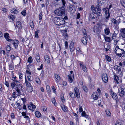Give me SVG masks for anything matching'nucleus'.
I'll return each instance as SVG.
<instances>
[{
  "label": "nucleus",
  "instance_id": "obj_15",
  "mask_svg": "<svg viewBox=\"0 0 125 125\" xmlns=\"http://www.w3.org/2000/svg\"><path fill=\"white\" fill-rule=\"evenodd\" d=\"M97 15V13H91L90 15H89V17L91 18H92L94 19H96L97 18V16H96Z\"/></svg>",
  "mask_w": 125,
  "mask_h": 125
},
{
  "label": "nucleus",
  "instance_id": "obj_37",
  "mask_svg": "<svg viewBox=\"0 0 125 125\" xmlns=\"http://www.w3.org/2000/svg\"><path fill=\"white\" fill-rule=\"evenodd\" d=\"M94 31L95 32L98 34L100 32V31L97 28H94Z\"/></svg>",
  "mask_w": 125,
  "mask_h": 125
},
{
  "label": "nucleus",
  "instance_id": "obj_49",
  "mask_svg": "<svg viewBox=\"0 0 125 125\" xmlns=\"http://www.w3.org/2000/svg\"><path fill=\"white\" fill-rule=\"evenodd\" d=\"M21 13L22 15L24 16H25L26 14V10H23L21 12Z\"/></svg>",
  "mask_w": 125,
  "mask_h": 125
},
{
  "label": "nucleus",
  "instance_id": "obj_26",
  "mask_svg": "<svg viewBox=\"0 0 125 125\" xmlns=\"http://www.w3.org/2000/svg\"><path fill=\"white\" fill-rule=\"evenodd\" d=\"M55 78L56 79L55 80L56 81L59 82L61 78L60 77L59 75L58 74H56L55 75Z\"/></svg>",
  "mask_w": 125,
  "mask_h": 125
},
{
  "label": "nucleus",
  "instance_id": "obj_21",
  "mask_svg": "<svg viewBox=\"0 0 125 125\" xmlns=\"http://www.w3.org/2000/svg\"><path fill=\"white\" fill-rule=\"evenodd\" d=\"M70 51L71 52L73 51L74 50L75 48L74 46L73 42H72L70 43Z\"/></svg>",
  "mask_w": 125,
  "mask_h": 125
},
{
  "label": "nucleus",
  "instance_id": "obj_36",
  "mask_svg": "<svg viewBox=\"0 0 125 125\" xmlns=\"http://www.w3.org/2000/svg\"><path fill=\"white\" fill-rule=\"evenodd\" d=\"M111 21L113 23L116 24H117V22L116 20L114 18H112L111 19Z\"/></svg>",
  "mask_w": 125,
  "mask_h": 125
},
{
  "label": "nucleus",
  "instance_id": "obj_40",
  "mask_svg": "<svg viewBox=\"0 0 125 125\" xmlns=\"http://www.w3.org/2000/svg\"><path fill=\"white\" fill-rule=\"evenodd\" d=\"M106 60L108 62H110L111 61V58L108 55L105 56Z\"/></svg>",
  "mask_w": 125,
  "mask_h": 125
},
{
  "label": "nucleus",
  "instance_id": "obj_22",
  "mask_svg": "<svg viewBox=\"0 0 125 125\" xmlns=\"http://www.w3.org/2000/svg\"><path fill=\"white\" fill-rule=\"evenodd\" d=\"M44 59L46 62L48 63H49L50 61V59L49 57L47 55H46L44 56Z\"/></svg>",
  "mask_w": 125,
  "mask_h": 125
},
{
  "label": "nucleus",
  "instance_id": "obj_61",
  "mask_svg": "<svg viewBox=\"0 0 125 125\" xmlns=\"http://www.w3.org/2000/svg\"><path fill=\"white\" fill-rule=\"evenodd\" d=\"M5 85L6 86L8 87H9V84L8 82L7 81H5Z\"/></svg>",
  "mask_w": 125,
  "mask_h": 125
},
{
  "label": "nucleus",
  "instance_id": "obj_57",
  "mask_svg": "<svg viewBox=\"0 0 125 125\" xmlns=\"http://www.w3.org/2000/svg\"><path fill=\"white\" fill-rule=\"evenodd\" d=\"M10 69L12 70L13 68V65L12 64H11L9 66Z\"/></svg>",
  "mask_w": 125,
  "mask_h": 125
},
{
  "label": "nucleus",
  "instance_id": "obj_52",
  "mask_svg": "<svg viewBox=\"0 0 125 125\" xmlns=\"http://www.w3.org/2000/svg\"><path fill=\"white\" fill-rule=\"evenodd\" d=\"M42 13L41 12L39 14V19L40 20H41L42 19Z\"/></svg>",
  "mask_w": 125,
  "mask_h": 125
},
{
  "label": "nucleus",
  "instance_id": "obj_29",
  "mask_svg": "<svg viewBox=\"0 0 125 125\" xmlns=\"http://www.w3.org/2000/svg\"><path fill=\"white\" fill-rule=\"evenodd\" d=\"M82 31L84 36L85 37H86L87 36V34L85 29H82Z\"/></svg>",
  "mask_w": 125,
  "mask_h": 125
},
{
  "label": "nucleus",
  "instance_id": "obj_16",
  "mask_svg": "<svg viewBox=\"0 0 125 125\" xmlns=\"http://www.w3.org/2000/svg\"><path fill=\"white\" fill-rule=\"evenodd\" d=\"M9 35V34L7 33H5L4 34V36L6 40L8 42H11V41H12V39L9 38H10Z\"/></svg>",
  "mask_w": 125,
  "mask_h": 125
},
{
  "label": "nucleus",
  "instance_id": "obj_60",
  "mask_svg": "<svg viewBox=\"0 0 125 125\" xmlns=\"http://www.w3.org/2000/svg\"><path fill=\"white\" fill-rule=\"evenodd\" d=\"M62 2L63 6L65 5L66 2L64 0H62Z\"/></svg>",
  "mask_w": 125,
  "mask_h": 125
},
{
  "label": "nucleus",
  "instance_id": "obj_7",
  "mask_svg": "<svg viewBox=\"0 0 125 125\" xmlns=\"http://www.w3.org/2000/svg\"><path fill=\"white\" fill-rule=\"evenodd\" d=\"M102 80L105 83H107L108 81V77L107 74L105 73H103L102 75Z\"/></svg>",
  "mask_w": 125,
  "mask_h": 125
},
{
  "label": "nucleus",
  "instance_id": "obj_2",
  "mask_svg": "<svg viewBox=\"0 0 125 125\" xmlns=\"http://www.w3.org/2000/svg\"><path fill=\"white\" fill-rule=\"evenodd\" d=\"M54 13L56 15L59 16H61L65 14V9L63 7L56 9L54 11Z\"/></svg>",
  "mask_w": 125,
  "mask_h": 125
},
{
  "label": "nucleus",
  "instance_id": "obj_18",
  "mask_svg": "<svg viewBox=\"0 0 125 125\" xmlns=\"http://www.w3.org/2000/svg\"><path fill=\"white\" fill-rule=\"evenodd\" d=\"M80 67H82L83 70L86 73L87 71V69L86 66L82 63H80Z\"/></svg>",
  "mask_w": 125,
  "mask_h": 125
},
{
  "label": "nucleus",
  "instance_id": "obj_33",
  "mask_svg": "<svg viewBox=\"0 0 125 125\" xmlns=\"http://www.w3.org/2000/svg\"><path fill=\"white\" fill-rule=\"evenodd\" d=\"M36 82L38 84H40L41 83V81L40 79L39 78H36L35 79Z\"/></svg>",
  "mask_w": 125,
  "mask_h": 125
},
{
  "label": "nucleus",
  "instance_id": "obj_56",
  "mask_svg": "<svg viewBox=\"0 0 125 125\" xmlns=\"http://www.w3.org/2000/svg\"><path fill=\"white\" fill-rule=\"evenodd\" d=\"M106 112L107 116H109L111 115V113L109 111H106Z\"/></svg>",
  "mask_w": 125,
  "mask_h": 125
},
{
  "label": "nucleus",
  "instance_id": "obj_5",
  "mask_svg": "<svg viewBox=\"0 0 125 125\" xmlns=\"http://www.w3.org/2000/svg\"><path fill=\"white\" fill-rule=\"evenodd\" d=\"M103 28L104 29V32L106 35H108L110 33L109 27L107 25L105 24L103 25Z\"/></svg>",
  "mask_w": 125,
  "mask_h": 125
},
{
  "label": "nucleus",
  "instance_id": "obj_38",
  "mask_svg": "<svg viewBox=\"0 0 125 125\" xmlns=\"http://www.w3.org/2000/svg\"><path fill=\"white\" fill-rule=\"evenodd\" d=\"M11 12H13L15 14H17L18 12V11L16 9H14L11 10Z\"/></svg>",
  "mask_w": 125,
  "mask_h": 125
},
{
  "label": "nucleus",
  "instance_id": "obj_48",
  "mask_svg": "<svg viewBox=\"0 0 125 125\" xmlns=\"http://www.w3.org/2000/svg\"><path fill=\"white\" fill-rule=\"evenodd\" d=\"M121 121L120 120H118L116 122L115 125H121Z\"/></svg>",
  "mask_w": 125,
  "mask_h": 125
},
{
  "label": "nucleus",
  "instance_id": "obj_41",
  "mask_svg": "<svg viewBox=\"0 0 125 125\" xmlns=\"http://www.w3.org/2000/svg\"><path fill=\"white\" fill-rule=\"evenodd\" d=\"M30 25L32 30L34 29V25L32 21L30 23Z\"/></svg>",
  "mask_w": 125,
  "mask_h": 125
},
{
  "label": "nucleus",
  "instance_id": "obj_50",
  "mask_svg": "<svg viewBox=\"0 0 125 125\" xmlns=\"http://www.w3.org/2000/svg\"><path fill=\"white\" fill-rule=\"evenodd\" d=\"M28 62L30 63L32 61V59L31 57L30 56L29 57L28 59Z\"/></svg>",
  "mask_w": 125,
  "mask_h": 125
},
{
  "label": "nucleus",
  "instance_id": "obj_64",
  "mask_svg": "<svg viewBox=\"0 0 125 125\" xmlns=\"http://www.w3.org/2000/svg\"><path fill=\"white\" fill-rule=\"evenodd\" d=\"M2 10L4 12H5L7 11V10L5 8H3L2 9Z\"/></svg>",
  "mask_w": 125,
  "mask_h": 125
},
{
  "label": "nucleus",
  "instance_id": "obj_8",
  "mask_svg": "<svg viewBox=\"0 0 125 125\" xmlns=\"http://www.w3.org/2000/svg\"><path fill=\"white\" fill-rule=\"evenodd\" d=\"M22 87V86L21 84H19L17 85L15 89V91H16L18 93V94H20V90L21 89Z\"/></svg>",
  "mask_w": 125,
  "mask_h": 125
},
{
  "label": "nucleus",
  "instance_id": "obj_32",
  "mask_svg": "<svg viewBox=\"0 0 125 125\" xmlns=\"http://www.w3.org/2000/svg\"><path fill=\"white\" fill-rule=\"evenodd\" d=\"M104 39L105 41L106 42H110L112 41L111 39L109 37H105Z\"/></svg>",
  "mask_w": 125,
  "mask_h": 125
},
{
  "label": "nucleus",
  "instance_id": "obj_20",
  "mask_svg": "<svg viewBox=\"0 0 125 125\" xmlns=\"http://www.w3.org/2000/svg\"><path fill=\"white\" fill-rule=\"evenodd\" d=\"M68 81L70 83L72 82L73 78H74V75H68Z\"/></svg>",
  "mask_w": 125,
  "mask_h": 125
},
{
  "label": "nucleus",
  "instance_id": "obj_28",
  "mask_svg": "<svg viewBox=\"0 0 125 125\" xmlns=\"http://www.w3.org/2000/svg\"><path fill=\"white\" fill-rule=\"evenodd\" d=\"M114 80L116 81V82L118 84L119 82L118 80H119V77L117 76L114 75Z\"/></svg>",
  "mask_w": 125,
  "mask_h": 125
},
{
  "label": "nucleus",
  "instance_id": "obj_59",
  "mask_svg": "<svg viewBox=\"0 0 125 125\" xmlns=\"http://www.w3.org/2000/svg\"><path fill=\"white\" fill-rule=\"evenodd\" d=\"M9 17L10 18L13 20L14 18V16L13 15H10L9 16Z\"/></svg>",
  "mask_w": 125,
  "mask_h": 125
},
{
  "label": "nucleus",
  "instance_id": "obj_35",
  "mask_svg": "<svg viewBox=\"0 0 125 125\" xmlns=\"http://www.w3.org/2000/svg\"><path fill=\"white\" fill-rule=\"evenodd\" d=\"M35 58L37 62H39L40 61V57L39 55H37L35 57Z\"/></svg>",
  "mask_w": 125,
  "mask_h": 125
},
{
  "label": "nucleus",
  "instance_id": "obj_43",
  "mask_svg": "<svg viewBox=\"0 0 125 125\" xmlns=\"http://www.w3.org/2000/svg\"><path fill=\"white\" fill-rule=\"evenodd\" d=\"M91 10H92L93 13H96V11L93 5L92 6L91 8Z\"/></svg>",
  "mask_w": 125,
  "mask_h": 125
},
{
  "label": "nucleus",
  "instance_id": "obj_63",
  "mask_svg": "<svg viewBox=\"0 0 125 125\" xmlns=\"http://www.w3.org/2000/svg\"><path fill=\"white\" fill-rule=\"evenodd\" d=\"M80 15L79 13H78L77 15V19H78L80 18Z\"/></svg>",
  "mask_w": 125,
  "mask_h": 125
},
{
  "label": "nucleus",
  "instance_id": "obj_55",
  "mask_svg": "<svg viewBox=\"0 0 125 125\" xmlns=\"http://www.w3.org/2000/svg\"><path fill=\"white\" fill-rule=\"evenodd\" d=\"M83 88L84 91L86 92H87L88 91L87 88L85 86H83Z\"/></svg>",
  "mask_w": 125,
  "mask_h": 125
},
{
  "label": "nucleus",
  "instance_id": "obj_58",
  "mask_svg": "<svg viewBox=\"0 0 125 125\" xmlns=\"http://www.w3.org/2000/svg\"><path fill=\"white\" fill-rule=\"evenodd\" d=\"M47 89L48 91L50 93V87L49 86L47 85Z\"/></svg>",
  "mask_w": 125,
  "mask_h": 125
},
{
  "label": "nucleus",
  "instance_id": "obj_12",
  "mask_svg": "<svg viewBox=\"0 0 125 125\" xmlns=\"http://www.w3.org/2000/svg\"><path fill=\"white\" fill-rule=\"evenodd\" d=\"M69 11L71 13H74L76 11L75 7L73 5H71L69 7Z\"/></svg>",
  "mask_w": 125,
  "mask_h": 125
},
{
  "label": "nucleus",
  "instance_id": "obj_34",
  "mask_svg": "<svg viewBox=\"0 0 125 125\" xmlns=\"http://www.w3.org/2000/svg\"><path fill=\"white\" fill-rule=\"evenodd\" d=\"M61 107L62 109L65 112L67 111V109L66 107L64 105H61Z\"/></svg>",
  "mask_w": 125,
  "mask_h": 125
},
{
  "label": "nucleus",
  "instance_id": "obj_53",
  "mask_svg": "<svg viewBox=\"0 0 125 125\" xmlns=\"http://www.w3.org/2000/svg\"><path fill=\"white\" fill-rule=\"evenodd\" d=\"M122 5L125 8V3L124 1L122 0L120 1Z\"/></svg>",
  "mask_w": 125,
  "mask_h": 125
},
{
  "label": "nucleus",
  "instance_id": "obj_13",
  "mask_svg": "<svg viewBox=\"0 0 125 125\" xmlns=\"http://www.w3.org/2000/svg\"><path fill=\"white\" fill-rule=\"evenodd\" d=\"M35 108V106L33 105L32 103H30V104L28 105V108L29 109L32 111L34 110Z\"/></svg>",
  "mask_w": 125,
  "mask_h": 125
},
{
  "label": "nucleus",
  "instance_id": "obj_47",
  "mask_svg": "<svg viewBox=\"0 0 125 125\" xmlns=\"http://www.w3.org/2000/svg\"><path fill=\"white\" fill-rule=\"evenodd\" d=\"M6 48L7 51H9L11 50V47L9 45H8L6 46Z\"/></svg>",
  "mask_w": 125,
  "mask_h": 125
},
{
  "label": "nucleus",
  "instance_id": "obj_23",
  "mask_svg": "<svg viewBox=\"0 0 125 125\" xmlns=\"http://www.w3.org/2000/svg\"><path fill=\"white\" fill-rule=\"evenodd\" d=\"M81 41L84 45H86L87 44V40L84 37H83L81 39Z\"/></svg>",
  "mask_w": 125,
  "mask_h": 125
},
{
  "label": "nucleus",
  "instance_id": "obj_11",
  "mask_svg": "<svg viewBox=\"0 0 125 125\" xmlns=\"http://www.w3.org/2000/svg\"><path fill=\"white\" fill-rule=\"evenodd\" d=\"M18 42V41L16 40H12V41H11V42L13 44V45L16 49L17 48L19 44Z\"/></svg>",
  "mask_w": 125,
  "mask_h": 125
},
{
  "label": "nucleus",
  "instance_id": "obj_31",
  "mask_svg": "<svg viewBox=\"0 0 125 125\" xmlns=\"http://www.w3.org/2000/svg\"><path fill=\"white\" fill-rule=\"evenodd\" d=\"M97 2L98 3V4L97 5H99L100 6L102 5L103 4H104L103 2L101 0H97Z\"/></svg>",
  "mask_w": 125,
  "mask_h": 125
},
{
  "label": "nucleus",
  "instance_id": "obj_62",
  "mask_svg": "<svg viewBox=\"0 0 125 125\" xmlns=\"http://www.w3.org/2000/svg\"><path fill=\"white\" fill-rule=\"evenodd\" d=\"M15 56L13 55H11V59L13 60H14L15 59Z\"/></svg>",
  "mask_w": 125,
  "mask_h": 125
},
{
  "label": "nucleus",
  "instance_id": "obj_25",
  "mask_svg": "<svg viewBox=\"0 0 125 125\" xmlns=\"http://www.w3.org/2000/svg\"><path fill=\"white\" fill-rule=\"evenodd\" d=\"M92 95L93 98L94 100H96L98 98V95L96 93H94Z\"/></svg>",
  "mask_w": 125,
  "mask_h": 125
},
{
  "label": "nucleus",
  "instance_id": "obj_30",
  "mask_svg": "<svg viewBox=\"0 0 125 125\" xmlns=\"http://www.w3.org/2000/svg\"><path fill=\"white\" fill-rule=\"evenodd\" d=\"M35 114L36 116L38 117H40L41 115V114L38 111L36 112Z\"/></svg>",
  "mask_w": 125,
  "mask_h": 125
},
{
  "label": "nucleus",
  "instance_id": "obj_24",
  "mask_svg": "<svg viewBox=\"0 0 125 125\" xmlns=\"http://www.w3.org/2000/svg\"><path fill=\"white\" fill-rule=\"evenodd\" d=\"M16 27L19 29H21V23L20 21H17L16 22Z\"/></svg>",
  "mask_w": 125,
  "mask_h": 125
},
{
  "label": "nucleus",
  "instance_id": "obj_46",
  "mask_svg": "<svg viewBox=\"0 0 125 125\" xmlns=\"http://www.w3.org/2000/svg\"><path fill=\"white\" fill-rule=\"evenodd\" d=\"M117 34V33L116 32H115V31L114 32V33L113 34L112 36V37L113 39L114 38V37H115L116 36Z\"/></svg>",
  "mask_w": 125,
  "mask_h": 125
},
{
  "label": "nucleus",
  "instance_id": "obj_4",
  "mask_svg": "<svg viewBox=\"0 0 125 125\" xmlns=\"http://www.w3.org/2000/svg\"><path fill=\"white\" fill-rule=\"evenodd\" d=\"M25 83L27 86V90L29 92H32L33 90V89L31 84L25 78Z\"/></svg>",
  "mask_w": 125,
  "mask_h": 125
},
{
  "label": "nucleus",
  "instance_id": "obj_42",
  "mask_svg": "<svg viewBox=\"0 0 125 125\" xmlns=\"http://www.w3.org/2000/svg\"><path fill=\"white\" fill-rule=\"evenodd\" d=\"M117 69L118 70V71L119 74H121L122 73V72L121 71V69L120 68V67L118 66L117 67Z\"/></svg>",
  "mask_w": 125,
  "mask_h": 125
},
{
  "label": "nucleus",
  "instance_id": "obj_10",
  "mask_svg": "<svg viewBox=\"0 0 125 125\" xmlns=\"http://www.w3.org/2000/svg\"><path fill=\"white\" fill-rule=\"evenodd\" d=\"M95 9L96 10L97 16H98L100 15L101 12L100 7L99 5H97L95 7Z\"/></svg>",
  "mask_w": 125,
  "mask_h": 125
},
{
  "label": "nucleus",
  "instance_id": "obj_3",
  "mask_svg": "<svg viewBox=\"0 0 125 125\" xmlns=\"http://www.w3.org/2000/svg\"><path fill=\"white\" fill-rule=\"evenodd\" d=\"M114 51L118 56L122 57L125 55V52L124 50L119 48L118 46L116 47Z\"/></svg>",
  "mask_w": 125,
  "mask_h": 125
},
{
  "label": "nucleus",
  "instance_id": "obj_19",
  "mask_svg": "<svg viewBox=\"0 0 125 125\" xmlns=\"http://www.w3.org/2000/svg\"><path fill=\"white\" fill-rule=\"evenodd\" d=\"M121 35L122 37L125 38V28H122L120 31Z\"/></svg>",
  "mask_w": 125,
  "mask_h": 125
},
{
  "label": "nucleus",
  "instance_id": "obj_17",
  "mask_svg": "<svg viewBox=\"0 0 125 125\" xmlns=\"http://www.w3.org/2000/svg\"><path fill=\"white\" fill-rule=\"evenodd\" d=\"M74 90L76 97L77 98H79L80 95L78 89L77 87H75L74 89Z\"/></svg>",
  "mask_w": 125,
  "mask_h": 125
},
{
  "label": "nucleus",
  "instance_id": "obj_45",
  "mask_svg": "<svg viewBox=\"0 0 125 125\" xmlns=\"http://www.w3.org/2000/svg\"><path fill=\"white\" fill-rule=\"evenodd\" d=\"M70 96L72 98H74L75 97V96L74 93H72L71 94L70 93Z\"/></svg>",
  "mask_w": 125,
  "mask_h": 125
},
{
  "label": "nucleus",
  "instance_id": "obj_44",
  "mask_svg": "<svg viewBox=\"0 0 125 125\" xmlns=\"http://www.w3.org/2000/svg\"><path fill=\"white\" fill-rule=\"evenodd\" d=\"M112 98L116 100L117 98V97L116 94L115 93L114 95H112Z\"/></svg>",
  "mask_w": 125,
  "mask_h": 125
},
{
  "label": "nucleus",
  "instance_id": "obj_51",
  "mask_svg": "<svg viewBox=\"0 0 125 125\" xmlns=\"http://www.w3.org/2000/svg\"><path fill=\"white\" fill-rule=\"evenodd\" d=\"M79 111L80 112H82L83 111L82 104H80L79 105Z\"/></svg>",
  "mask_w": 125,
  "mask_h": 125
},
{
  "label": "nucleus",
  "instance_id": "obj_39",
  "mask_svg": "<svg viewBox=\"0 0 125 125\" xmlns=\"http://www.w3.org/2000/svg\"><path fill=\"white\" fill-rule=\"evenodd\" d=\"M39 32V30H38L37 31H36L35 32V36L36 38H38V33Z\"/></svg>",
  "mask_w": 125,
  "mask_h": 125
},
{
  "label": "nucleus",
  "instance_id": "obj_9",
  "mask_svg": "<svg viewBox=\"0 0 125 125\" xmlns=\"http://www.w3.org/2000/svg\"><path fill=\"white\" fill-rule=\"evenodd\" d=\"M119 95L122 97H123L125 95V92L123 88H121L119 91Z\"/></svg>",
  "mask_w": 125,
  "mask_h": 125
},
{
  "label": "nucleus",
  "instance_id": "obj_14",
  "mask_svg": "<svg viewBox=\"0 0 125 125\" xmlns=\"http://www.w3.org/2000/svg\"><path fill=\"white\" fill-rule=\"evenodd\" d=\"M13 80V81L11 82L10 84L12 88H14L15 86H17V85H18L19 84L17 83L18 82V81L16 80Z\"/></svg>",
  "mask_w": 125,
  "mask_h": 125
},
{
  "label": "nucleus",
  "instance_id": "obj_6",
  "mask_svg": "<svg viewBox=\"0 0 125 125\" xmlns=\"http://www.w3.org/2000/svg\"><path fill=\"white\" fill-rule=\"evenodd\" d=\"M109 11V9L107 8H106L103 9V11L105 13L104 16L106 19L109 18L110 16Z\"/></svg>",
  "mask_w": 125,
  "mask_h": 125
},
{
  "label": "nucleus",
  "instance_id": "obj_1",
  "mask_svg": "<svg viewBox=\"0 0 125 125\" xmlns=\"http://www.w3.org/2000/svg\"><path fill=\"white\" fill-rule=\"evenodd\" d=\"M52 21L54 23L58 26L63 25L65 23L64 20L62 18L54 17L53 18Z\"/></svg>",
  "mask_w": 125,
  "mask_h": 125
},
{
  "label": "nucleus",
  "instance_id": "obj_54",
  "mask_svg": "<svg viewBox=\"0 0 125 125\" xmlns=\"http://www.w3.org/2000/svg\"><path fill=\"white\" fill-rule=\"evenodd\" d=\"M52 103L54 104L55 105H56V104L55 103L56 101L55 99L54 98H53L52 99Z\"/></svg>",
  "mask_w": 125,
  "mask_h": 125
},
{
  "label": "nucleus",
  "instance_id": "obj_27",
  "mask_svg": "<svg viewBox=\"0 0 125 125\" xmlns=\"http://www.w3.org/2000/svg\"><path fill=\"white\" fill-rule=\"evenodd\" d=\"M104 47L106 51H108L110 48V46L108 44H106L104 46Z\"/></svg>",
  "mask_w": 125,
  "mask_h": 125
}]
</instances>
